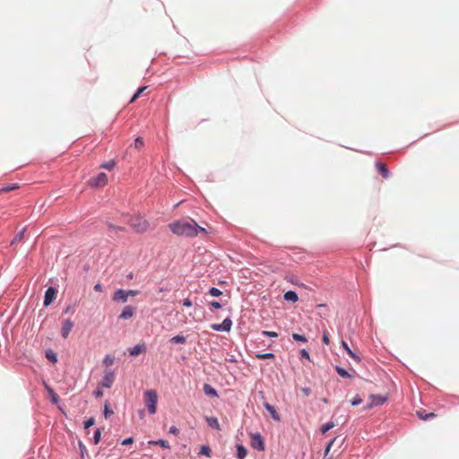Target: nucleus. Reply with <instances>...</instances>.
Masks as SVG:
<instances>
[{"label": "nucleus", "mask_w": 459, "mask_h": 459, "mask_svg": "<svg viewBox=\"0 0 459 459\" xmlns=\"http://www.w3.org/2000/svg\"><path fill=\"white\" fill-rule=\"evenodd\" d=\"M291 338L293 341H295L297 342L307 343L308 342V340L305 334H301V333H293L291 334Z\"/></svg>", "instance_id": "nucleus-24"}, {"label": "nucleus", "mask_w": 459, "mask_h": 459, "mask_svg": "<svg viewBox=\"0 0 459 459\" xmlns=\"http://www.w3.org/2000/svg\"><path fill=\"white\" fill-rule=\"evenodd\" d=\"M144 223H145V229H146V228H147V225H148L147 221H144Z\"/></svg>", "instance_id": "nucleus-63"}, {"label": "nucleus", "mask_w": 459, "mask_h": 459, "mask_svg": "<svg viewBox=\"0 0 459 459\" xmlns=\"http://www.w3.org/2000/svg\"><path fill=\"white\" fill-rule=\"evenodd\" d=\"M351 406H358L361 403H362V398L359 395V394H356L351 401Z\"/></svg>", "instance_id": "nucleus-38"}, {"label": "nucleus", "mask_w": 459, "mask_h": 459, "mask_svg": "<svg viewBox=\"0 0 459 459\" xmlns=\"http://www.w3.org/2000/svg\"><path fill=\"white\" fill-rule=\"evenodd\" d=\"M326 307V304H325V303H320V304L316 305L317 308H323V307Z\"/></svg>", "instance_id": "nucleus-55"}, {"label": "nucleus", "mask_w": 459, "mask_h": 459, "mask_svg": "<svg viewBox=\"0 0 459 459\" xmlns=\"http://www.w3.org/2000/svg\"><path fill=\"white\" fill-rule=\"evenodd\" d=\"M299 357L301 359H307L308 361L311 360V357H310V354L308 352V351L307 349H301L299 351Z\"/></svg>", "instance_id": "nucleus-36"}, {"label": "nucleus", "mask_w": 459, "mask_h": 459, "mask_svg": "<svg viewBox=\"0 0 459 459\" xmlns=\"http://www.w3.org/2000/svg\"><path fill=\"white\" fill-rule=\"evenodd\" d=\"M143 92V86L139 87L136 93L131 99L130 102L134 101L139 97V95H141Z\"/></svg>", "instance_id": "nucleus-43"}, {"label": "nucleus", "mask_w": 459, "mask_h": 459, "mask_svg": "<svg viewBox=\"0 0 459 459\" xmlns=\"http://www.w3.org/2000/svg\"><path fill=\"white\" fill-rule=\"evenodd\" d=\"M73 327H74V323L70 319H65L63 322V325H62V328H61V334H62V336L65 339H66L68 337V335L70 334Z\"/></svg>", "instance_id": "nucleus-14"}, {"label": "nucleus", "mask_w": 459, "mask_h": 459, "mask_svg": "<svg viewBox=\"0 0 459 459\" xmlns=\"http://www.w3.org/2000/svg\"><path fill=\"white\" fill-rule=\"evenodd\" d=\"M375 165H376V169H377V172L384 178H389L391 172H390L388 167L385 163L377 160Z\"/></svg>", "instance_id": "nucleus-13"}, {"label": "nucleus", "mask_w": 459, "mask_h": 459, "mask_svg": "<svg viewBox=\"0 0 459 459\" xmlns=\"http://www.w3.org/2000/svg\"><path fill=\"white\" fill-rule=\"evenodd\" d=\"M100 436H101V432H100V429H97L95 433H94V436H93V441H94V444H98L100 440Z\"/></svg>", "instance_id": "nucleus-41"}, {"label": "nucleus", "mask_w": 459, "mask_h": 459, "mask_svg": "<svg viewBox=\"0 0 459 459\" xmlns=\"http://www.w3.org/2000/svg\"><path fill=\"white\" fill-rule=\"evenodd\" d=\"M113 411L109 408V403L108 402H105V404H104V417L106 419L109 418L111 415H113Z\"/></svg>", "instance_id": "nucleus-35"}, {"label": "nucleus", "mask_w": 459, "mask_h": 459, "mask_svg": "<svg viewBox=\"0 0 459 459\" xmlns=\"http://www.w3.org/2000/svg\"><path fill=\"white\" fill-rule=\"evenodd\" d=\"M301 392L304 394L305 396H309L311 394V389L310 387L304 386L301 387Z\"/></svg>", "instance_id": "nucleus-45"}, {"label": "nucleus", "mask_w": 459, "mask_h": 459, "mask_svg": "<svg viewBox=\"0 0 459 459\" xmlns=\"http://www.w3.org/2000/svg\"><path fill=\"white\" fill-rule=\"evenodd\" d=\"M222 293L223 292L216 287H211V288H209V290L207 291V294L211 295L212 297H215V298L221 296Z\"/></svg>", "instance_id": "nucleus-31"}, {"label": "nucleus", "mask_w": 459, "mask_h": 459, "mask_svg": "<svg viewBox=\"0 0 459 459\" xmlns=\"http://www.w3.org/2000/svg\"><path fill=\"white\" fill-rule=\"evenodd\" d=\"M114 380H115V374L110 370H107V371H105V375L102 378L101 386H103L105 388H109V387H111Z\"/></svg>", "instance_id": "nucleus-10"}, {"label": "nucleus", "mask_w": 459, "mask_h": 459, "mask_svg": "<svg viewBox=\"0 0 459 459\" xmlns=\"http://www.w3.org/2000/svg\"><path fill=\"white\" fill-rule=\"evenodd\" d=\"M203 392L205 396L210 398H219L218 391L210 384L205 383L203 386Z\"/></svg>", "instance_id": "nucleus-12"}, {"label": "nucleus", "mask_w": 459, "mask_h": 459, "mask_svg": "<svg viewBox=\"0 0 459 459\" xmlns=\"http://www.w3.org/2000/svg\"><path fill=\"white\" fill-rule=\"evenodd\" d=\"M143 143V140L141 137H137L135 139V142H134V148L135 149H140L142 144Z\"/></svg>", "instance_id": "nucleus-46"}, {"label": "nucleus", "mask_w": 459, "mask_h": 459, "mask_svg": "<svg viewBox=\"0 0 459 459\" xmlns=\"http://www.w3.org/2000/svg\"><path fill=\"white\" fill-rule=\"evenodd\" d=\"M95 423V420L93 418H90L87 420L84 421V428L89 429L90 427L93 426Z\"/></svg>", "instance_id": "nucleus-44"}, {"label": "nucleus", "mask_w": 459, "mask_h": 459, "mask_svg": "<svg viewBox=\"0 0 459 459\" xmlns=\"http://www.w3.org/2000/svg\"><path fill=\"white\" fill-rule=\"evenodd\" d=\"M420 139H422V136L418 137L417 139H415V141H412L409 145H411L412 143H415V142H418Z\"/></svg>", "instance_id": "nucleus-59"}, {"label": "nucleus", "mask_w": 459, "mask_h": 459, "mask_svg": "<svg viewBox=\"0 0 459 459\" xmlns=\"http://www.w3.org/2000/svg\"><path fill=\"white\" fill-rule=\"evenodd\" d=\"M261 334L264 337L271 338V339L277 338L279 336L278 333L273 332V331H266V330L262 331Z\"/></svg>", "instance_id": "nucleus-33"}, {"label": "nucleus", "mask_w": 459, "mask_h": 459, "mask_svg": "<svg viewBox=\"0 0 459 459\" xmlns=\"http://www.w3.org/2000/svg\"><path fill=\"white\" fill-rule=\"evenodd\" d=\"M322 342L325 344H329L330 343V338H329V336L325 333H323Z\"/></svg>", "instance_id": "nucleus-48"}, {"label": "nucleus", "mask_w": 459, "mask_h": 459, "mask_svg": "<svg viewBox=\"0 0 459 459\" xmlns=\"http://www.w3.org/2000/svg\"><path fill=\"white\" fill-rule=\"evenodd\" d=\"M114 361H115L114 357H112L110 355H106L104 359H103V364L106 367H110V366H112L114 364Z\"/></svg>", "instance_id": "nucleus-37"}, {"label": "nucleus", "mask_w": 459, "mask_h": 459, "mask_svg": "<svg viewBox=\"0 0 459 459\" xmlns=\"http://www.w3.org/2000/svg\"><path fill=\"white\" fill-rule=\"evenodd\" d=\"M133 438L132 437H128V438H126L123 442H122V445L123 446H126V445H128V444H132L133 443Z\"/></svg>", "instance_id": "nucleus-53"}, {"label": "nucleus", "mask_w": 459, "mask_h": 459, "mask_svg": "<svg viewBox=\"0 0 459 459\" xmlns=\"http://www.w3.org/2000/svg\"><path fill=\"white\" fill-rule=\"evenodd\" d=\"M321 401L325 404L329 403V400L326 397L322 398Z\"/></svg>", "instance_id": "nucleus-56"}, {"label": "nucleus", "mask_w": 459, "mask_h": 459, "mask_svg": "<svg viewBox=\"0 0 459 459\" xmlns=\"http://www.w3.org/2000/svg\"><path fill=\"white\" fill-rule=\"evenodd\" d=\"M115 165H116V162L114 160H109L108 162L101 164L100 168L108 169V170H111L115 167Z\"/></svg>", "instance_id": "nucleus-40"}, {"label": "nucleus", "mask_w": 459, "mask_h": 459, "mask_svg": "<svg viewBox=\"0 0 459 459\" xmlns=\"http://www.w3.org/2000/svg\"><path fill=\"white\" fill-rule=\"evenodd\" d=\"M193 228H195V231H196V236H198L199 233L202 232H207L206 229L199 226L196 221H193Z\"/></svg>", "instance_id": "nucleus-39"}, {"label": "nucleus", "mask_w": 459, "mask_h": 459, "mask_svg": "<svg viewBox=\"0 0 459 459\" xmlns=\"http://www.w3.org/2000/svg\"><path fill=\"white\" fill-rule=\"evenodd\" d=\"M56 297V290L53 287H49L46 292L44 297V305L48 306L50 305Z\"/></svg>", "instance_id": "nucleus-11"}, {"label": "nucleus", "mask_w": 459, "mask_h": 459, "mask_svg": "<svg viewBox=\"0 0 459 459\" xmlns=\"http://www.w3.org/2000/svg\"><path fill=\"white\" fill-rule=\"evenodd\" d=\"M94 394L96 397H101L103 395V392L101 390L98 389L94 392Z\"/></svg>", "instance_id": "nucleus-54"}, {"label": "nucleus", "mask_w": 459, "mask_h": 459, "mask_svg": "<svg viewBox=\"0 0 459 459\" xmlns=\"http://www.w3.org/2000/svg\"><path fill=\"white\" fill-rule=\"evenodd\" d=\"M171 343L184 344L186 342V338L183 334H177L173 336L170 341Z\"/></svg>", "instance_id": "nucleus-26"}, {"label": "nucleus", "mask_w": 459, "mask_h": 459, "mask_svg": "<svg viewBox=\"0 0 459 459\" xmlns=\"http://www.w3.org/2000/svg\"><path fill=\"white\" fill-rule=\"evenodd\" d=\"M108 184V177L104 172L99 173L96 177L91 178L88 181V185L91 187H103Z\"/></svg>", "instance_id": "nucleus-6"}, {"label": "nucleus", "mask_w": 459, "mask_h": 459, "mask_svg": "<svg viewBox=\"0 0 459 459\" xmlns=\"http://www.w3.org/2000/svg\"><path fill=\"white\" fill-rule=\"evenodd\" d=\"M229 361H230V362H235V361H236V359H235L234 356H232V357L229 359Z\"/></svg>", "instance_id": "nucleus-62"}, {"label": "nucleus", "mask_w": 459, "mask_h": 459, "mask_svg": "<svg viewBox=\"0 0 459 459\" xmlns=\"http://www.w3.org/2000/svg\"><path fill=\"white\" fill-rule=\"evenodd\" d=\"M417 415H418L419 419H420L421 420H429L436 417V414L434 412L427 413L426 411H423V410L418 411Z\"/></svg>", "instance_id": "nucleus-20"}, {"label": "nucleus", "mask_w": 459, "mask_h": 459, "mask_svg": "<svg viewBox=\"0 0 459 459\" xmlns=\"http://www.w3.org/2000/svg\"><path fill=\"white\" fill-rule=\"evenodd\" d=\"M420 139H422V136L418 137L417 139H415V141H412L409 145H411L412 143H415V142H418Z\"/></svg>", "instance_id": "nucleus-60"}, {"label": "nucleus", "mask_w": 459, "mask_h": 459, "mask_svg": "<svg viewBox=\"0 0 459 459\" xmlns=\"http://www.w3.org/2000/svg\"><path fill=\"white\" fill-rule=\"evenodd\" d=\"M149 445H158L160 446L162 448L169 449V444L167 440L160 438L157 440H150L148 441Z\"/></svg>", "instance_id": "nucleus-21"}, {"label": "nucleus", "mask_w": 459, "mask_h": 459, "mask_svg": "<svg viewBox=\"0 0 459 459\" xmlns=\"http://www.w3.org/2000/svg\"><path fill=\"white\" fill-rule=\"evenodd\" d=\"M336 440V437H333L332 438L331 440H329L325 446V449H324V459H327L329 456V453L331 451V448L333 445V443L335 442Z\"/></svg>", "instance_id": "nucleus-25"}, {"label": "nucleus", "mask_w": 459, "mask_h": 459, "mask_svg": "<svg viewBox=\"0 0 459 459\" xmlns=\"http://www.w3.org/2000/svg\"><path fill=\"white\" fill-rule=\"evenodd\" d=\"M79 446H80V449H81L82 457H83L84 454L86 453V448L81 442L79 443Z\"/></svg>", "instance_id": "nucleus-51"}, {"label": "nucleus", "mask_w": 459, "mask_h": 459, "mask_svg": "<svg viewBox=\"0 0 459 459\" xmlns=\"http://www.w3.org/2000/svg\"><path fill=\"white\" fill-rule=\"evenodd\" d=\"M158 405V394L154 389L145 390V409L149 414H155Z\"/></svg>", "instance_id": "nucleus-2"}, {"label": "nucleus", "mask_w": 459, "mask_h": 459, "mask_svg": "<svg viewBox=\"0 0 459 459\" xmlns=\"http://www.w3.org/2000/svg\"><path fill=\"white\" fill-rule=\"evenodd\" d=\"M139 294L138 290H117L115 291L112 299L116 302L125 303L127 301L128 297H134Z\"/></svg>", "instance_id": "nucleus-4"}, {"label": "nucleus", "mask_w": 459, "mask_h": 459, "mask_svg": "<svg viewBox=\"0 0 459 459\" xmlns=\"http://www.w3.org/2000/svg\"><path fill=\"white\" fill-rule=\"evenodd\" d=\"M232 325L230 316H227L221 324H212L211 329L220 333H229L231 330Z\"/></svg>", "instance_id": "nucleus-5"}, {"label": "nucleus", "mask_w": 459, "mask_h": 459, "mask_svg": "<svg viewBox=\"0 0 459 459\" xmlns=\"http://www.w3.org/2000/svg\"><path fill=\"white\" fill-rule=\"evenodd\" d=\"M247 455V447L242 444L236 445V456L237 459H244Z\"/></svg>", "instance_id": "nucleus-18"}, {"label": "nucleus", "mask_w": 459, "mask_h": 459, "mask_svg": "<svg viewBox=\"0 0 459 459\" xmlns=\"http://www.w3.org/2000/svg\"><path fill=\"white\" fill-rule=\"evenodd\" d=\"M255 357L258 359H261V360H264V359H275V354L273 352H260L258 351L256 354H255Z\"/></svg>", "instance_id": "nucleus-23"}, {"label": "nucleus", "mask_w": 459, "mask_h": 459, "mask_svg": "<svg viewBox=\"0 0 459 459\" xmlns=\"http://www.w3.org/2000/svg\"><path fill=\"white\" fill-rule=\"evenodd\" d=\"M251 446L259 452L265 449L264 438L260 432H255L250 435Z\"/></svg>", "instance_id": "nucleus-3"}, {"label": "nucleus", "mask_w": 459, "mask_h": 459, "mask_svg": "<svg viewBox=\"0 0 459 459\" xmlns=\"http://www.w3.org/2000/svg\"><path fill=\"white\" fill-rule=\"evenodd\" d=\"M169 226L170 230L178 236H184L187 238L196 237V231H195V228H193V221H176L171 222Z\"/></svg>", "instance_id": "nucleus-1"}, {"label": "nucleus", "mask_w": 459, "mask_h": 459, "mask_svg": "<svg viewBox=\"0 0 459 459\" xmlns=\"http://www.w3.org/2000/svg\"><path fill=\"white\" fill-rule=\"evenodd\" d=\"M272 346V343H269L266 345V348H270Z\"/></svg>", "instance_id": "nucleus-64"}, {"label": "nucleus", "mask_w": 459, "mask_h": 459, "mask_svg": "<svg viewBox=\"0 0 459 459\" xmlns=\"http://www.w3.org/2000/svg\"><path fill=\"white\" fill-rule=\"evenodd\" d=\"M206 422H207V425L211 429H215V430H220L221 429V426H220L219 420H218V419L216 417H214V416L206 417Z\"/></svg>", "instance_id": "nucleus-19"}, {"label": "nucleus", "mask_w": 459, "mask_h": 459, "mask_svg": "<svg viewBox=\"0 0 459 459\" xmlns=\"http://www.w3.org/2000/svg\"><path fill=\"white\" fill-rule=\"evenodd\" d=\"M222 307V303L219 300H212L209 302V309L211 311L221 309Z\"/></svg>", "instance_id": "nucleus-28"}, {"label": "nucleus", "mask_w": 459, "mask_h": 459, "mask_svg": "<svg viewBox=\"0 0 459 459\" xmlns=\"http://www.w3.org/2000/svg\"><path fill=\"white\" fill-rule=\"evenodd\" d=\"M48 391L50 392V394H52V400L54 403H57L58 401V396L57 394L52 390V389H49L48 388Z\"/></svg>", "instance_id": "nucleus-49"}, {"label": "nucleus", "mask_w": 459, "mask_h": 459, "mask_svg": "<svg viewBox=\"0 0 459 459\" xmlns=\"http://www.w3.org/2000/svg\"><path fill=\"white\" fill-rule=\"evenodd\" d=\"M420 139H422V136L418 137L417 139H415V141H412L409 145H411L412 143H415V142H418Z\"/></svg>", "instance_id": "nucleus-57"}, {"label": "nucleus", "mask_w": 459, "mask_h": 459, "mask_svg": "<svg viewBox=\"0 0 459 459\" xmlns=\"http://www.w3.org/2000/svg\"><path fill=\"white\" fill-rule=\"evenodd\" d=\"M169 434H173V435H177V434H178V433H179V430H178V429L176 426H174V425H173V426H171V427L169 428Z\"/></svg>", "instance_id": "nucleus-47"}, {"label": "nucleus", "mask_w": 459, "mask_h": 459, "mask_svg": "<svg viewBox=\"0 0 459 459\" xmlns=\"http://www.w3.org/2000/svg\"><path fill=\"white\" fill-rule=\"evenodd\" d=\"M334 427V423L333 421L330 420L325 424H323L321 427H320V431L322 434H325L327 433L330 429H332Z\"/></svg>", "instance_id": "nucleus-29"}, {"label": "nucleus", "mask_w": 459, "mask_h": 459, "mask_svg": "<svg viewBox=\"0 0 459 459\" xmlns=\"http://www.w3.org/2000/svg\"><path fill=\"white\" fill-rule=\"evenodd\" d=\"M103 290L102 285L100 283H97L94 286V290L98 292H101Z\"/></svg>", "instance_id": "nucleus-50"}, {"label": "nucleus", "mask_w": 459, "mask_h": 459, "mask_svg": "<svg viewBox=\"0 0 459 459\" xmlns=\"http://www.w3.org/2000/svg\"><path fill=\"white\" fill-rule=\"evenodd\" d=\"M182 306L185 307H191L193 306V301L189 298H186L182 300Z\"/></svg>", "instance_id": "nucleus-42"}, {"label": "nucleus", "mask_w": 459, "mask_h": 459, "mask_svg": "<svg viewBox=\"0 0 459 459\" xmlns=\"http://www.w3.org/2000/svg\"><path fill=\"white\" fill-rule=\"evenodd\" d=\"M143 345H142L140 343L135 345L134 348L128 350L129 354L131 356H138L143 352Z\"/></svg>", "instance_id": "nucleus-27"}, {"label": "nucleus", "mask_w": 459, "mask_h": 459, "mask_svg": "<svg viewBox=\"0 0 459 459\" xmlns=\"http://www.w3.org/2000/svg\"><path fill=\"white\" fill-rule=\"evenodd\" d=\"M420 139H422V136L418 137L417 139H415V141H412L409 145H411L412 143H415V142H418Z\"/></svg>", "instance_id": "nucleus-58"}, {"label": "nucleus", "mask_w": 459, "mask_h": 459, "mask_svg": "<svg viewBox=\"0 0 459 459\" xmlns=\"http://www.w3.org/2000/svg\"><path fill=\"white\" fill-rule=\"evenodd\" d=\"M134 307L131 306H126L124 307L122 313L120 314L119 317L121 319H129L134 315Z\"/></svg>", "instance_id": "nucleus-17"}, {"label": "nucleus", "mask_w": 459, "mask_h": 459, "mask_svg": "<svg viewBox=\"0 0 459 459\" xmlns=\"http://www.w3.org/2000/svg\"><path fill=\"white\" fill-rule=\"evenodd\" d=\"M334 370L338 374V376L342 378H352L354 377V375L356 374V371L354 368H351V372H350L348 369L341 367L340 365H335Z\"/></svg>", "instance_id": "nucleus-8"}, {"label": "nucleus", "mask_w": 459, "mask_h": 459, "mask_svg": "<svg viewBox=\"0 0 459 459\" xmlns=\"http://www.w3.org/2000/svg\"><path fill=\"white\" fill-rule=\"evenodd\" d=\"M24 231H25V228H24V229H22L21 231H19V232L15 235V237H14V238L13 239V241H12L11 245H13L15 242L22 241V240L23 239V238H24Z\"/></svg>", "instance_id": "nucleus-34"}, {"label": "nucleus", "mask_w": 459, "mask_h": 459, "mask_svg": "<svg viewBox=\"0 0 459 459\" xmlns=\"http://www.w3.org/2000/svg\"><path fill=\"white\" fill-rule=\"evenodd\" d=\"M198 455H204L206 457H211V455H212V449H211V447L208 445L204 444V445H202L200 446Z\"/></svg>", "instance_id": "nucleus-22"}, {"label": "nucleus", "mask_w": 459, "mask_h": 459, "mask_svg": "<svg viewBox=\"0 0 459 459\" xmlns=\"http://www.w3.org/2000/svg\"><path fill=\"white\" fill-rule=\"evenodd\" d=\"M420 139H422V136L418 137L417 139H415V141H412L409 145H411L412 143H415V142H418Z\"/></svg>", "instance_id": "nucleus-61"}, {"label": "nucleus", "mask_w": 459, "mask_h": 459, "mask_svg": "<svg viewBox=\"0 0 459 459\" xmlns=\"http://www.w3.org/2000/svg\"><path fill=\"white\" fill-rule=\"evenodd\" d=\"M47 358L50 360H52L53 362H56V357L55 354H49V353H47Z\"/></svg>", "instance_id": "nucleus-52"}, {"label": "nucleus", "mask_w": 459, "mask_h": 459, "mask_svg": "<svg viewBox=\"0 0 459 459\" xmlns=\"http://www.w3.org/2000/svg\"><path fill=\"white\" fill-rule=\"evenodd\" d=\"M264 408L265 409V411L270 414L271 418L274 420V421H281V416L280 414L278 413L276 408L274 405L267 403V402H264V404H263Z\"/></svg>", "instance_id": "nucleus-9"}, {"label": "nucleus", "mask_w": 459, "mask_h": 459, "mask_svg": "<svg viewBox=\"0 0 459 459\" xmlns=\"http://www.w3.org/2000/svg\"><path fill=\"white\" fill-rule=\"evenodd\" d=\"M283 299L287 302L295 303L299 300V295L296 290H289L284 292Z\"/></svg>", "instance_id": "nucleus-16"}, {"label": "nucleus", "mask_w": 459, "mask_h": 459, "mask_svg": "<svg viewBox=\"0 0 459 459\" xmlns=\"http://www.w3.org/2000/svg\"><path fill=\"white\" fill-rule=\"evenodd\" d=\"M341 346L351 359L357 362L360 361L359 356L350 348L349 344L345 341L342 340Z\"/></svg>", "instance_id": "nucleus-15"}, {"label": "nucleus", "mask_w": 459, "mask_h": 459, "mask_svg": "<svg viewBox=\"0 0 459 459\" xmlns=\"http://www.w3.org/2000/svg\"><path fill=\"white\" fill-rule=\"evenodd\" d=\"M20 186L18 184H10V185H7L2 188H0V194H4V193H8L10 191H13V190H16L18 189Z\"/></svg>", "instance_id": "nucleus-30"}, {"label": "nucleus", "mask_w": 459, "mask_h": 459, "mask_svg": "<svg viewBox=\"0 0 459 459\" xmlns=\"http://www.w3.org/2000/svg\"><path fill=\"white\" fill-rule=\"evenodd\" d=\"M369 398L371 403L367 404L366 409H369L373 406H381L387 401V395L381 394H370Z\"/></svg>", "instance_id": "nucleus-7"}, {"label": "nucleus", "mask_w": 459, "mask_h": 459, "mask_svg": "<svg viewBox=\"0 0 459 459\" xmlns=\"http://www.w3.org/2000/svg\"><path fill=\"white\" fill-rule=\"evenodd\" d=\"M285 279H286L288 281H290V282H291L292 284H294V285H298V286H304V284H303L302 282H300V281H299V279H298L296 276H294V275L286 276V277H285Z\"/></svg>", "instance_id": "nucleus-32"}]
</instances>
